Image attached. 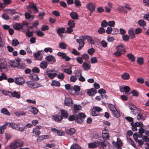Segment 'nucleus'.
<instances>
[{
    "label": "nucleus",
    "mask_w": 149,
    "mask_h": 149,
    "mask_svg": "<svg viewBox=\"0 0 149 149\" xmlns=\"http://www.w3.org/2000/svg\"><path fill=\"white\" fill-rule=\"evenodd\" d=\"M0 70L2 72H7V63L4 59L0 60Z\"/></svg>",
    "instance_id": "f257e3e1"
},
{
    "label": "nucleus",
    "mask_w": 149,
    "mask_h": 149,
    "mask_svg": "<svg viewBox=\"0 0 149 149\" xmlns=\"http://www.w3.org/2000/svg\"><path fill=\"white\" fill-rule=\"evenodd\" d=\"M21 61V59L18 58L17 59L10 61L9 62V63L11 68L17 67Z\"/></svg>",
    "instance_id": "f03ea898"
},
{
    "label": "nucleus",
    "mask_w": 149,
    "mask_h": 149,
    "mask_svg": "<svg viewBox=\"0 0 149 149\" xmlns=\"http://www.w3.org/2000/svg\"><path fill=\"white\" fill-rule=\"evenodd\" d=\"M86 117L85 115L83 113H80L76 115L75 122L78 123H81L83 122V119Z\"/></svg>",
    "instance_id": "7ed1b4c3"
},
{
    "label": "nucleus",
    "mask_w": 149,
    "mask_h": 149,
    "mask_svg": "<svg viewBox=\"0 0 149 149\" xmlns=\"http://www.w3.org/2000/svg\"><path fill=\"white\" fill-rule=\"evenodd\" d=\"M118 9L120 11H123L124 13H127L129 10H130L131 8L130 6H129L128 4H126L125 6L118 7Z\"/></svg>",
    "instance_id": "20e7f679"
},
{
    "label": "nucleus",
    "mask_w": 149,
    "mask_h": 149,
    "mask_svg": "<svg viewBox=\"0 0 149 149\" xmlns=\"http://www.w3.org/2000/svg\"><path fill=\"white\" fill-rule=\"evenodd\" d=\"M128 33L129 35H124L122 37H135V30L133 28H130L128 31Z\"/></svg>",
    "instance_id": "39448f33"
},
{
    "label": "nucleus",
    "mask_w": 149,
    "mask_h": 149,
    "mask_svg": "<svg viewBox=\"0 0 149 149\" xmlns=\"http://www.w3.org/2000/svg\"><path fill=\"white\" fill-rule=\"evenodd\" d=\"M102 109L98 107H95L93 108L92 112V115L93 116H96L99 115V112Z\"/></svg>",
    "instance_id": "423d86ee"
},
{
    "label": "nucleus",
    "mask_w": 149,
    "mask_h": 149,
    "mask_svg": "<svg viewBox=\"0 0 149 149\" xmlns=\"http://www.w3.org/2000/svg\"><path fill=\"white\" fill-rule=\"evenodd\" d=\"M27 7L28 8H33L36 13L38 12V8L36 6V4L33 2H29V5L27 6Z\"/></svg>",
    "instance_id": "0eeeda50"
},
{
    "label": "nucleus",
    "mask_w": 149,
    "mask_h": 149,
    "mask_svg": "<svg viewBox=\"0 0 149 149\" xmlns=\"http://www.w3.org/2000/svg\"><path fill=\"white\" fill-rule=\"evenodd\" d=\"M86 7L88 10L91 11V13H93L95 10V6L91 3L87 4L86 5Z\"/></svg>",
    "instance_id": "6e6552de"
},
{
    "label": "nucleus",
    "mask_w": 149,
    "mask_h": 149,
    "mask_svg": "<svg viewBox=\"0 0 149 149\" xmlns=\"http://www.w3.org/2000/svg\"><path fill=\"white\" fill-rule=\"evenodd\" d=\"M45 58L48 62H51L50 64H52L56 62L55 57L52 55L47 56Z\"/></svg>",
    "instance_id": "1a4fd4ad"
},
{
    "label": "nucleus",
    "mask_w": 149,
    "mask_h": 149,
    "mask_svg": "<svg viewBox=\"0 0 149 149\" xmlns=\"http://www.w3.org/2000/svg\"><path fill=\"white\" fill-rule=\"evenodd\" d=\"M99 146L100 147L105 149L107 146H108L109 148L111 146V145L107 141H104L100 142L99 143Z\"/></svg>",
    "instance_id": "9d476101"
},
{
    "label": "nucleus",
    "mask_w": 149,
    "mask_h": 149,
    "mask_svg": "<svg viewBox=\"0 0 149 149\" xmlns=\"http://www.w3.org/2000/svg\"><path fill=\"white\" fill-rule=\"evenodd\" d=\"M130 89V87L127 86H125L124 85L120 86V90L121 92H125V94H127L129 93Z\"/></svg>",
    "instance_id": "9b49d317"
},
{
    "label": "nucleus",
    "mask_w": 149,
    "mask_h": 149,
    "mask_svg": "<svg viewBox=\"0 0 149 149\" xmlns=\"http://www.w3.org/2000/svg\"><path fill=\"white\" fill-rule=\"evenodd\" d=\"M15 82L19 85H22L25 82L24 80L22 77L16 78Z\"/></svg>",
    "instance_id": "f8f14e48"
},
{
    "label": "nucleus",
    "mask_w": 149,
    "mask_h": 149,
    "mask_svg": "<svg viewBox=\"0 0 149 149\" xmlns=\"http://www.w3.org/2000/svg\"><path fill=\"white\" fill-rule=\"evenodd\" d=\"M13 27L14 29L15 30L20 31L21 29H22V26L21 24L19 23H15L13 25Z\"/></svg>",
    "instance_id": "ddd939ff"
},
{
    "label": "nucleus",
    "mask_w": 149,
    "mask_h": 149,
    "mask_svg": "<svg viewBox=\"0 0 149 149\" xmlns=\"http://www.w3.org/2000/svg\"><path fill=\"white\" fill-rule=\"evenodd\" d=\"M6 123L7 126L9 127H11L12 129H14L16 130L17 128V125L15 123L7 122H6Z\"/></svg>",
    "instance_id": "4468645a"
},
{
    "label": "nucleus",
    "mask_w": 149,
    "mask_h": 149,
    "mask_svg": "<svg viewBox=\"0 0 149 149\" xmlns=\"http://www.w3.org/2000/svg\"><path fill=\"white\" fill-rule=\"evenodd\" d=\"M86 93L90 96H93L97 93V90L94 88H92L87 90Z\"/></svg>",
    "instance_id": "2eb2a0df"
},
{
    "label": "nucleus",
    "mask_w": 149,
    "mask_h": 149,
    "mask_svg": "<svg viewBox=\"0 0 149 149\" xmlns=\"http://www.w3.org/2000/svg\"><path fill=\"white\" fill-rule=\"evenodd\" d=\"M65 104L67 106H71L73 104L72 100L69 97H66L65 99Z\"/></svg>",
    "instance_id": "dca6fc26"
},
{
    "label": "nucleus",
    "mask_w": 149,
    "mask_h": 149,
    "mask_svg": "<svg viewBox=\"0 0 149 149\" xmlns=\"http://www.w3.org/2000/svg\"><path fill=\"white\" fill-rule=\"evenodd\" d=\"M117 50L121 52L123 54L125 52V48L123 45L122 44L118 46L116 48Z\"/></svg>",
    "instance_id": "f3484780"
},
{
    "label": "nucleus",
    "mask_w": 149,
    "mask_h": 149,
    "mask_svg": "<svg viewBox=\"0 0 149 149\" xmlns=\"http://www.w3.org/2000/svg\"><path fill=\"white\" fill-rule=\"evenodd\" d=\"M75 132V129L74 128H70L66 130L67 134L70 135H72L74 134Z\"/></svg>",
    "instance_id": "a211bd4d"
},
{
    "label": "nucleus",
    "mask_w": 149,
    "mask_h": 149,
    "mask_svg": "<svg viewBox=\"0 0 149 149\" xmlns=\"http://www.w3.org/2000/svg\"><path fill=\"white\" fill-rule=\"evenodd\" d=\"M51 130L54 132L57 133L58 135L59 136L63 135V132L61 130H58L56 129L53 128H52Z\"/></svg>",
    "instance_id": "6ab92c4d"
},
{
    "label": "nucleus",
    "mask_w": 149,
    "mask_h": 149,
    "mask_svg": "<svg viewBox=\"0 0 149 149\" xmlns=\"http://www.w3.org/2000/svg\"><path fill=\"white\" fill-rule=\"evenodd\" d=\"M70 15L71 18L73 19H77L78 18V15L77 13L75 12H71L70 13Z\"/></svg>",
    "instance_id": "aec40b11"
},
{
    "label": "nucleus",
    "mask_w": 149,
    "mask_h": 149,
    "mask_svg": "<svg viewBox=\"0 0 149 149\" xmlns=\"http://www.w3.org/2000/svg\"><path fill=\"white\" fill-rule=\"evenodd\" d=\"M65 28L64 27L59 28L57 30V32L60 36H62V34L65 32Z\"/></svg>",
    "instance_id": "412c9836"
},
{
    "label": "nucleus",
    "mask_w": 149,
    "mask_h": 149,
    "mask_svg": "<svg viewBox=\"0 0 149 149\" xmlns=\"http://www.w3.org/2000/svg\"><path fill=\"white\" fill-rule=\"evenodd\" d=\"M145 130L143 128H140L139 130V132L137 134V136L139 138L142 137L143 136V133H144Z\"/></svg>",
    "instance_id": "4be33fe9"
},
{
    "label": "nucleus",
    "mask_w": 149,
    "mask_h": 149,
    "mask_svg": "<svg viewBox=\"0 0 149 149\" xmlns=\"http://www.w3.org/2000/svg\"><path fill=\"white\" fill-rule=\"evenodd\" d=\"M52 118L55 121L60 122L63 119L62 117L61 116H58L57 115H54L52 116Z\"/></svg>",
    "instance_id": "5701e85b"
},
{
    "label": "nucleus",
    "mask_w": 149,
    "mask_h": 149,
    "mask_svg": "<svg viewBox=\"0 0 149 149\" xmlns=\"http://www.w3.org/2000/svg\"><path fill=\"white\" fill-rule=\"evenodd\" d=\"M105 130H103L102 133V136L104 140H109V134L108 133H104Z\"/></svg>",
    "instance_id": "b1692460"
},
{
    "label": "nucleus",
    "mask_w": 149,
    "mask_h": 149,
    "mask_svg": "<svg viewBox=\"0 0 149 149\" xmlns=\"http://www.w3.org/2000/svg\"><path fill=\"white\" fill-rule=\"evenodd\" d=\"M121 77L124 80H127L130 78V76L128 73L125 72L121 75Z\"/></svg>",
    "instance_id": "393cba45"
},
{
    "label": "nucleus",
    "mask_w": 149,
    "mask_h": 149,
    "mask_svg": "<svg viewBox=\"0 0 149 149\" xmlns=\"http://www.w3.org/2000/svg\"><path fill=\"white\" fill-rule=\"evenodd\" d=\"M11 95L12 97H16L17 98H19L20 97V95L17 92L14 91L11 93Z\"/></svg>",
    "instance_id": "a878e982"
},
{
    "label": "nucleus",
    "mask_w": 149,
    "mask_h": 149,
    "mask_svg": "<svg viewBox=\"0 0 149 149\" xmlns=\"http://www.w3.org/2000/svg\"><path fill=\"white\" fill-rule=\"evenodd\" d=\"M73 89L75 91V93L76 94V95H79V94L78 92L80 91V86H78L74 85L73 87Z\"/></svg>",
    "instance_id": "bb28decb"
},
{
    "label": "nucleus",
    "mask_w": 149,
    "mask_h": 149,
    "mask_svg": "<svg viewBox=\"0 0 149 149\" xmlns=\"http://www.w3.org/2000/svg\"><path fill=\"white\" fill-rule=\"evenodd\" d=\"M83 39H77L76 40L77 41L79 44V45L83 47L84 44V40H85L84 38H82Z\"/></svg>",
    "instance_id": "cd10ccee"
},
{
    "label": "nucleus",
    "mask_w": 149,
    "mask_h": 149,
    "mask_svg": "<svg viewBox=\"0 0 149 149\" xmlns=\"http://www.w3.org/2000/svg\"><path fill=\"white\" fill-rule=\"evenodd\" d=\"M40 67L43 69L46 68L47 66V64L45 61H42L40 64Z\"/></svg>",
    "instance_id": "c85d7f7f"
},
{
    "label": "nucleus",
    "mask_w": 149,
    "mask_h": 149,
    "mask_svg": "<svg viewBox=\"0 0 149 149\" xmlns=\"http://www.w3.org/2000/svg\"><path fill=\"white\" fill-rule=\"evenodd\" d=\"M83 68L85 70H88L90 68V66L86 62H84L82 65Z\"/></svg>",
    "instance_id": "c756f323"
},
{
    "label": "nucleus",
    "mask_w": 149,
    "mask_h": 149,
    "mask_svg": "<svg viewBox=\"0 0 149 149\" xmlns=\"http://www.w3.org/2000/svg\"><path fill=\"white\" fill-rule=\"evenodd\" d=\"M68 24L69 27L74 28L75 27V23L74 21L73 20H70L68 22Z\"/></svg>",
    "instance_id": "7c9ffc66"
},
{
    "label": "nucleus",
    "mask_w": 149,
    "mask_h": 149,
    "mask_svg": "<svg viewBox=\"0 0 149 149\" xmlns=\"http://www.w3.org/2000/svg\"><path fill=\"white\" fill-rule=\"evenodd\" d=\"M111 112L113 115L117 118H118L120 116V113L116 109L113 111Z\"/></svg>",
    "instance_id": "2f4dec72"
},
{
    "label": "nucleus",
    "mask_w": 149,
    "mask_h": 149,
    "mask_svg": "<svg viewBox=\"0 0 149 149\" xmlns=\"http://www.w3.org/2000/svg\"><path fill=\"white\" fill-rule=\"evenodd\" d=\"M61 114L63 117L65 118H67L68 116V114L67 112L63 109L61 110Z\"/></svg>",
    "instance_id": "473e14b6"
},
{
    "label": "nucleus",
    "mask_w": 149,
    "mask_h": 149,
    "mask_svg": "<svg viewBox=\"0 0 149 149\" xmlns=\"http://www.w3.org/2000/svg\"><path fill=\"white\" fill-rule=\"evenodd\" d=\"M51 85L52 86H54L56 87H59L60 86V83L59 81L54 80L52 81L51 84Z\"/></svg>",
    "instance_id": "72a5a7b5"
},
{
    "label": "nucleus",
    "mask_w": 149,
    "mask_h": 149,
    "mask_svg": "<svg viewBox=\"0 0 149 149\" xmlns=\"http://www.w3.org/2000/svg\"><path fill=\"white\" fill-rule=\"evenodd\" d=\"M137 118L139 120H144V118L143 115V112L139 113L137 116Z\"/></svg>",
    "instance_id": "f704fd0d"
},
{
    "label": "nucleus",
    "mask_w": 149,
    "mask_h": 149,
    "mask_svg": "<svg viewBox=\"0 0 149 149\" xmlns=\"http://www.w3.org/2000/svg\"><path fill=\"white\" fill-rule=\"evenodd\" d=\"M15 141L17 146L18 147L22 146L24 144L23 142L19 140H15Z\"/></svg>",
    "instance_id": "c9c22d12"
},
{
    "label": "nucleus",
    "mask_w": 149,
    "mask_h": 149,
    "mask_svg": "<svg viewBox=\"0 0 149 149\" xmlns=\"http://www.w3.org/2000/svg\"><path fill=\"white\" fill-rule=\"evenodd\" d=\"M32 132L35 133L37 136H39L40 134V132L39 130V129L38 128L34 129Z\"/></svg>",
    "instance_id": "e433bc0d"
},
{
    "label": "nucleus",
    "mask_w": 149,
    "mask_h": 149,
    "mask_svg": "<svg viewBox=\"0 0 149 149\" xmlns=\"http://www.w3.org/2000/svg\"><path fill=\"white\" fill-rule=\"evenodd\" d=\"M127 56L132 62L134 61L135 60V57L134 55L132 54H127Z\"/></svg>",
    "instance_id": "4c0bfd02"
},
{
    "label": "nucleus",
    "mask_w": 149,
    "mask_h": 149,
    "mask_svg": "<svg viewBox=\"0 0 149 149\" xmlns=\"http://www.w3.org/2000/svg\"><path fill=\"white\" fill-rule=\"evenodd\" d=\"M138 23L141 26L144 27L146 25V22L143 19H141L138 21Z\"/></svg>",
    "instance_id": "58836bf2"
},
{
    "label": "nucleus",
    "mask_w": 149,
    "mask_h": 149,
    "mask_svg": "<svg viewBox=\"0 0 149 149\" xmlns=\"http://www.w3.org/2000/svg\"><path fill=\"white\" fill-rule=\"evenodd\" d=\"M1 112L5 115H10V113L8 110L6 108H3L1 110Z\"/></svg>",
    "instance_id": "ea45409f"
},
{
    "label": "nucleus",
    "mask_w": 149,
    "mask_h": 149,
    "mask_svg": "<svg viewBox=\"0 0 149 149\" xmlns=\"http://www.w3.org/2000/svg\"><path fill=\"white\" fill-rule=\"evenodd\" d=\"M7 126L6 122L3 125L0 126V133L2 134L3 133L4 129L6 128Z\"/></svg>",
    "instance_id": "a19ab883"
},
{
    "label": "nucleus",
    "mask_w": 149,
    "mask_h": 149,
    "mask_svg": "<svg viewBox=\"0 0 149 149\" xmlns=\"http://www.w3.org/2000/svg\"><path fill=\"white\" fill-rule=\"evenodd\" d=\"M88 147L89 148H94L97 147V144L96 143H88Z\"/></svg>",
    "instance_id": "79ce46f5"
},
{
    "label": "nucleus",
    "mask_w": 149,
    "mask_h": 149,
    "mask_svg": "<svg viewBox=\"0 0 149 149\" xmlns=\"http://www.w3.org/2000/svg\"><path fill=\"white\" fill-rule=\"evenodd\" d=\"M9 147L12 149H15L18 147L15 141L13 143H11L9 145Z\"/></svg>",
    "instance_id": "37998d69"
},
{
    "label": "nucleus",
    "mask_w": 149,
    "mask_h": 149,
    "mask_svg": "<svg viewBox=\"0 0 149 149\" xmlns=\"http://www.w3.org/2000/svg\"><path fill=\"white\" fill-rule=\"evenodd\" d=\"M33 31H30L29 29H27L26 31V36L28 37H30L32 36L33 35Z\"/></svg>",
    "instance_id": "c03bdc74"
},
{
    "label": "nucleus",
    "mask_w": 149,
    "mask_h": 149,
    "mask_svg": "<svg viewBox=\"0 0 149 149\" xmlns=\"http://www.w3.org/2000/svg\"><path fill=\"white\" fill-rule=\"evenodd\" d=\"M31 111L34 114H37L38 112V110L36 107H33L31 109Z\"/></svg>",
    "instance_id": "a18cd8bd"
},
{
    "label": "nucleus",
    "mask_w": 149,
    "mask_h": 149,
    "mask_svg": "<svg viewBox=\"0 0 149 149\" xmlns=\"http://www.w3.org/2000/svg\"><path fill=\"white\" fill-rule=\"evenodd\" d=\"M131 125L132 126V130L134 131H136L137 130V128L136 125V123H131Z\"/></svg>",
    "instance_id": "49530a36"
},
{
    "label": "nucleus",
    "mask_w": 149,
    "mask_h": 149,
    "mask_svg": "<svg viewBox=\"0 0 149 149\" xmlns=\"http://www.w3.org/2000/svg\"><path fill=\"white\" fill-rule=\"evenodd\" d=\"M47 75L51 79H53L57 75V74L56 73H47Z\"/></svg>",
    "instance_id": "de8ad7c7"
},
{
    "label": "nucleus",
    "mask_w": 149,
    "mask_h": 149,
    "mask_svg": "<svg viewBox=\"0 0 149 149\" xmlns=\"http://www.w3.org/2000/svg\"><path fill=\"white\" fill-rule=\"evenodd\" d=\"M127 142L129 144L131 145L134 147H136V145L134 141H133L131 138H127Z\"/></svg>",
    "instance_id": "09e8293b"
},
{
    "label": "nucleus",
    "mask_w": 149,
    "mask_h": 149,
    "mask_svg": "<svg viewBox=\"0 0 149 149\" xmlns=\"http://www.w3.org/2000/svg\"><path fill=\"white\" fill-rule=\"evenodd\" d=\"M47 135H43L40 136L37 139V141L38 142H41L43 139L46 138L47 137Z\"/></svg>",
    "instance_id": "8fccbe9b"
},
{
    "label": "nucleus",
    "mask_w": 149,
    "mask_h": 149,
    "mask_svg": "<svg viewBox=\"0 0 149 149\" xmlns=\"http://www.w3.org/2000/svg\"><path fill=\"white\" fill-rule=\"evenodd\" d=\"M7 79V77L6 75L3 72L0 76V81H1L3 79L6 80Z\"/></svg>",
    "instance_id": "3c124183"
},
{
    "label": "nucleus",
    "mask_w": 149,
    "mask_h": 149,
    "mask_svg": "<svg viewBox=\"0 0 149 149\" xmlns=\"http://www.w3.org/2000/svg\"><path fill=\"white\" fill-rule=\"evenodd\" d=\"M70 149H81V147L77 144H74L71 146Z\"/></svg>",
    "instance_id": "603ef678"
},
{
    "label": "nucleus",
    "mask_w": 149,
    "mask_h": 149,
    "mask_svg": "<svg viewBox=\"0 0 149 149\" xmlns=\"http://www.w3.org/2000/svg\"><path fill=\"white\" fill-rule=\"evenodd\" d=\"M131 93L134 96L137 97L139 96L138 92L136 90H134L131 92Z\"/></svg>",
    "instance_id": "864d4df0"
},
{
    "label": "nucleus",
    "mask_w": 149,
    "mask_h": 149,
    "mask_svg": "<svg viewBox=\"0 0 149 149\" xmlns=\"http://www.w3.org/2000/svg\"><path fill=\"white\" fill-rule=\"evenodd\" d=\"M81 109V106L78 105H74V111L79 110Z\"/></svg>",
    "instance_id": "5fc2aeb1"
},
{
    "label": "nucleus",
    "mask_w": 149,
    "mask_h": 149,
    "mask_svg": "<svg viewBox=\"0 0 149 149\" xmlns=\"http://www.w3.org/2000/svg\"><path fill=\"white\" fill-rule=\"evenodd\" d=\"M101 25L102 27H105L108 26V23L105 20H104L101 22Z\"/></svg>",
    "instance_id": "6e6d98bb"
},
{
    "label": "nucleus",
    "mask_w": 149,
    "mask_h": 149,
    "mask_svg": "<svg viewBox=\"0 0 149 149\" xmlns=\"http://www.w3.org/2000/svg\"><path fill=\"white\" fill-rule=\"evenodd\" d=\"M59 47L60 48L65 49L66 48L67 45L64 42L61 43L59 44Z\"/></svg>",
    "instance_id": "4d7b16f0"
},
{
    "label": "nucleus",
    "mask_w": 149,
    "mask_h": 149,
    "mask_svg": "<svg viewBox=\"0 0 149 149\" xmlns=\"http://www.w3.org/2000/svg\"><path fill=\"white\" fill-rule=\"evenodd\" d=\"M31 77V79L33 80H38L39 79L38 75L35 74H33Z\"/></svg>",
    "instance_id": "13d9d810"
},
{
    "label": "nucleus",
    "mask_w": 149,
    "mask_h": 149,
    "mask_svg": "<svg viewBox=\"0 0 149 149\" xmlns=\"http://www.w3.org/2000/svg\"><path fill=\"white\" fill-rule=\"evenodd\" d=\"M12 43L13 45L16 46L19 44V42L17 39L14 38L12 40Z\"/></svg>",
    "instance_id": "bf43d9fd"
},
{
    "label": "nucleus",
    "mask_w": 149,
    "mask_h": 149,
    "mask_svg": "<svg viewBox=\"0 0 149 149\" xmlns=\"http://www.w3.org/2000/svg\"><path fill=\"white\" fill-rule=\"evenodd\" d=\"M32 71L34 73H38L40 72L39 68L37 67H35L32 69Z\"/></svg>",
    "instance_id": "052dcab7"
},
{
    "label": "nucleus",
    "mask_w": 149,
    "mask_h": 149,
    "mask_svg": "<svg viewBox=\"0 0 149 149\" xmlns=\"http://www.w3.org/2000/svg\"><path fill=\"white\" fill-rule=\"evenodd\" d=\"M82 75V71L81 70H77L75 73V75L78 77H79Z\"/></svg>",
    "instance_id": "680f3d73"
},
{
    "label": "nucleus",
    "mask_w": 149,
    "mask_h": 149,
    "mask_svg": "<svg viewBox=\"0 0 149 149\" xmlns=\"http://www.w3.org/2000/svg\"><path fill=\"white\" fill-rule=\"evenodd\" d=\"M72 53L74 54L76 56H79L80 54V53L78 52L76 49H72Z\"/></svg>",
    "instance_id": "e2e57ef3"
},
{
    "label": "nucleus",
    "mask_w": 149,
    "mask_h": 149,
    "mask_svg": "<svg viewBox=\"0 0 149 149\" xmlns=\"http://www.w3.org/2000/svg\"><path fill=\"white\" fill-rule=\"evenodd\" d=\"M97 12L100 13L104 12V10L102 7H99L97 8Z\"/></svg>",
    "instance_id": "0e129e2a"
},
{
    "label": "nucleus",
    "mask_w": 149,
    "mask_h": 149,
    "mask_svg": "<svg viewBox=\"0 0 149 149\" xmlns=\"http://www.w3.org/2000/svg\"><path fill=\"white\" fill-rule=\"evenodd\" d=\"M25 17L26 19L30 20L31 17V15L29 13L26 12L25 13Z\"/></svg>",
    "instance_id": "69168bd1"
},
{
    "label": "nucleus",
    "mask_w": 149,
    "mask_h": 149,
    "mask_svg": "<svg viewBox=\"0 0 149 149\" xmlns=\"http://www.w3.org/2000/svg\"><path fill=\"white\" fill-rule=\"evenodd\" d=\"M56 76L58 79L61 80H63L64 77V74L63 73H61V74H57Z\"/></svg>",
    "instance_id": "338daca9"
},
{
    "label": "nucleus",
    "mask_w": 149,
    "mask_h": 149,
    "mask_svg": "<svg viewBox=\"0 0 149 149\" xmlns=\"http://www.w3.org/2000/svg\"><path fill=\"white\" fill-rule=\"evenodd\" d=\"M105 30L103 27H101L98 30V32L100 34H102L105 32Z\"/></svg>",
    "instance_id": "774afa93"
}]
</instances>
